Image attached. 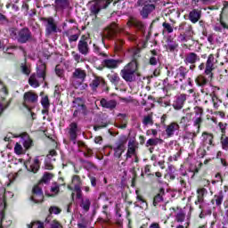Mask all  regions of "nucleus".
I'll list each match as a JSON object with an SVG mask.
<instances>
[{
    "label": "nucleus",
    "instance_id": "nucleus-1",
    "mask_svg": "<svg viewBox=\"0 0 228 228\" xmlns=\"http://www.w3.org/2000/svg\"><path fill=\"white\" fill-rule=\"evenodd\" d=\"M198 69L199 70H203L204 75L208 76V78H206L204 75H199L195 79L198 86H200V88H202V86H206V85L209 84V80L211 81V79H213V70L216 69V59L215 58V55H208L206 63H200Z\"/></svg>",
    "mask_w": 228,
    "mask_h": 228
},
{
    "label": "nucleus",
    "instance_id": "nucleus-2",
    "mask_svg": "<svg viewBox=\"0 0 228 228\" xmlns=\"http://www.w3.org/2000/svg\"><path fill=\"white\" fill-rule=\"evenodd\" d=\"M45 63L42 61H38L37 66V74H32L28 78V85L33 88H38L40 83L45 81Z\"/></svg>",
    "mask_w": 228,
    "mask_h": 228
},
{
    "label": "nucleus",
    "instance_id": "nucleus-3",
    "mask_svg": "<svg viewBox=\"0 0 228 228\" xmlns=\"http://www.w3.org/2000/svg\"><path fill=\"white\" fill-rule=\"evenodd\" d=\"M120 76L126 83H133L136 81V76H138V64L136 61H132L126 64L120 71Z\"/></svg>",
    "mask_w": 228,
    "mask_h": 228
},
{
    "label": "nucleus",
    "instance_id": "nucleus-4",
    "mask_svg": "<svg viewBox=\"0 0 228 228\" xmlns=\"http://www.w3.org/2000/svg\"><path fill=\"white\" fill-rule=\"evenodd\" d=\"M10 36L13 40H17L19 44H27L33 37L31 30L28 28H23L20 30L17 28H11L9 30Z\"/></svg>",
    "mask_w": 228,
    "mask_h": 228
},
{
    "label": "nucleus",
    "instance_id": "nucleus-5",
    "mask_svg": "<svg viewBox=\"0 0 228 228\" xmlns=\"http://www.w3.org/2000/svg\"><path fill=\"white\" fill-rule=\"evenodd\" d=\"M137 4L138 6H142L140 11V15L143 19H148L149 15L156 10V5L151 4V0H138Z\"/></svg>",
    "mask_w": 228,
    "mask_h": 228
},
{
    "label": "nucleus",
    "instance_id": "nucleus-6",
    "mask_svg": "<svg viewBox=\"0 0 228 228\" xmlns=\"http://www.w3.org/2000/svg\"><path fill=\"white\" fill-rule=\"evenodd\" d=\"M126 143H127V138L126 136L120 137L113 145L115 158H122V154L126 152Z\"/></svg>",
    "mask_w": 228,
    "mask_h": 228
},
{
    "label": "nucleus",
    "instance_id": "nucleus-7",
    "mask_svg": "<svg viewBox=\"0 0 228 228\" xmlns=\"http://www.w3.org/2000/svg\"><path fill=\"white\" fill-rule=\"evenodd\" d=\"M171 76L175 77V83H179L184 81L186 79V76H188V69L184 66H180L179 68L173 69Z\"/></svg>",
    "mask_w": 228,
    "mask_h": 228
},
{
    "label": "nucleus",
    "instance_id": "nucleus-8",
    "mask_svg": "<svg viewBox=\"0 0 228 228\" xmlns=\"http://www.w3.org/2000/svg\"><path fill=\"white\" fill-rule=\"evenodd\" d=\"M38 102V94L33 92H27L23 96V106L29 110L31 105L37 104Z\"/></svg>",
    "mask_w": 228,
    "mask_h": 228
},
{
    "label": "nucleus",
    "instance_id": "nucleus-9",
    "mask_svg": "<svg viewBox=\"0 0 228 228\" xmlns=\"http://www.w3.org/2000/svg\"><path fill=\"white\" fill-rule=\"evenodd\" d=\"M77 51L83 56H88V54L90 53V46L88 45V37H81V39L78 41L77 44Z\"/></svg>",
    "mask_w": 228,
    "mask_h": 228
},
{
    "label": "nucleus",
    "instance_id": "nucleus-10",
    "mask_svg": "<svg viewBox=\"0 0 228 228\" xmlns=\"http://www.w3.org/2000/svg\"><path fill=\"white\" fill-rule=\"evenodd\" d=\"M43 20L45 23V33L46 35H53V33H58V25L54 20V18H44Z\"/></svg>",
    "mask_w": 228,
    "mask_h": 228
},
{
    "label": "nucleus",
    "instance_id": "nucleus-11",
    "mask_svg": "<svg viewBox=\"0 0 228 228\" xmlns=\"http://www.w3.org/2000/svg\"><path fill=\"white\" fill-rule=\"evenodd\" d=\"M40 183L38 185L34 186L32 190L31 200L36 204H38L44 200V192L42 191V188H40Z\"/></svg>",
    "mask_w": 228,
    "mask_h": 228
},
{
    "label": "nucleus",
    "instance_id": "nucleus-12",
    "mask_svg": "<svg viewBox=\"0 0 228 228\" xmlns=\"http://www.w3.org/2000/svg\"><path fill=\"white\" fill-rule=\"evenodd\" d=\"M175 29H178V31H184L183 34L185 35V37H187L191 40H193V27H191V25H190L189 23L182 22L178 26V28L175 27Z\"/></svg>",
    "mask_w": 228,
    "mask_h": 228
},
{
    "label": "nucleus",
    "instance_id": "nucleus-13",
    "mask_svg": "<svg viewBox=\"0 0 228 228\" xmlns=\"http://www.w3.org/2000/svg\"><path fill=\"white\" fill-rule=\"evenodd\" d=\"M77 133H79V126H77V123L72 122L69 124L68 127L69 138L74 144H76L77 140Z\"/></svg>",
    "mask_w": 228,
    "mask_h": 228
},
{
    "label": "nucleus",
    "instance_id": "nucleus-14",
    "mask_svg": "<svg viewBox=\"0 0 228 228\" xmlns=\"http://www.w3.org/2000/svg\"><path fill=\"white\" fill-rule=\"evenodd\" d=\"M186 97L187 95L184 94H181L175 96V99L172 104L173 108L176 110H183L184 103L186 102Z\"/></svg>",
    "mask_w": 228,
    "mask_h": 228
},
{
    "label": "nucleus",
    "instance_id": "nucleus-15",
    "mask_svg": "<svg viewBox=\"0 0 228 228\" xmlns=\"http://www.w3.org/2000/svg\"><path fill=\"white\" fill-rule=\"evenodd\" d=\"M72 184H74V191L77 194V199H81V197H83L81 191V185L83 184V182L81 181V177L77 175H73Z\"/></svg>",
    "mask_w": 228,
    "mask_h": 228
},
{
    "label": "nucleus",
    "instance_id": "nucleus-16",
    "mask_svg": "<svg viewBox=\"0 0 228 228\" xmlns=\"http://www.w3.org/2000/svg\"><path fill=\"white\" fill-rule=\"evenodd\" d=\"M165 131H166L167 137L172 138V136H174V134H175L177 131H179V124L175 122H172L171 124L166 126Z\"/></svg>",
    "mask_w": 228,
    "mask_h": 228
},
{
    "label": "nucleus",
    "instance_id": "nucleus-17",
    "mask_svg": "<svg viewBox=\"0 0 228 228\" xmlns=\"http://www.w3.org/2000/svg\"><path fill=\"white\" fill-rule=\"evenodd\" d=\"M54 156H56V151L54 150L50 151V153L47 155L45 161V170H53V161H56V159H54Z\"/></svg>",
    "mask_w": 228,
    "mask_h": 228
},
{
    "label": "nucleus",
    "instance_id": "nucleus-18",
    "mask_svg": "<svg viewBox=\"0 0 228 228\" xmlns=\"http://www.w3.org/2000/svg\"><path fill=\"white\" fill-rule=\"evenodd\" d=\"M183 61L185 65H193L197 61H200V57L195 53H189L185 55Z\"/></svg>",
    "mask_w": 228,
    "mask_h": 228
},
{
    "label": "nucleus",
    "instance_id": "nucleus-19",
    "mask_svg": "<svg viewBox=\"0 0 228 228\" xmlns=\"http://www.w3.org/2000/svg\"><path fill=\"white\" fill-rule=\"evenodd\" d=\"M200 204V209H201V212L200 214V218H206L208 216H211V208H209V204L206 202H198Z\"/></svg>",
    "mask_w": 228,
    "mask_h": 228
},
{
    "label": "nucleus",
    "instance_id": "nucleus-20",
    "mask_svg": "<svg viewBox=\"0 0 228 228\" xmlns=\"http://www.w3.org/2000/svg\"><path fill=\"white\" fill-rule=\"evenodd\" d=\"M68 8H70L69 0H55V10L57 12H63V10H67Z\"/></svg>",
    "mask_w": 228,
    "mask_h": 228
},
{
    "label": "nucleus",
    "instance_id": "nucleus-21",
    "mask_svg": "<svg viewBox=\"0 0 228 228\" xmlns=\"http://www.w3.org/2000/svg\"><path fill=\"white\" fill-rule=\"evenodd\" d=\"M104 78L102 77H94V78L92 80V82L89 84V86H91L92 90L95 91L99 86H104Z\"/></svg>",
    "mask_w": 228,
    "mask_h": 228
},
{
    "label": "nucleus",
    "instance_id": "nucleus-22",
    "mask_svg": "<svg viewBox=\"0 0 228 228\" xmlns=\"http://www.w3.org/2000/svg\"><path fill=\"white\" fill-rule=\"evenodd\" d=\"M100 103H101V106H102V108H106L107 110H115V108H117L116 100H107L102 98Z\"/></svg>",
    "mask_w": 228,
    "mask_h": 228
},
{
    "label": "nucleus",
    "instance_id": "nucleus-23",
    "mask_svg": "<svg viewBox=\"0 0 228 228\" xmlns=\"http://www.w3.org/2000/svg\"><path fill=\"white\" fill-rule=\"evenodd\" d=\"M120 63H122L121 60L107 59L103 61V65L107 69H117Z\"/></svg>",
    "mask_w": 228,
    "mask_h": 228
},
{
    "label": "nucleus",
    "instance_id": "nucleus-24",
    "mask_svg": "<svg viewBox=\"0 0 228 228\" xmlns=\"http://www.w3.org/2000/svg\"><path fill=\"white\" fill-rule=\"evenodd\" d=\"M202 12L200 10L194 9L189 13V20L192 24H197L200 20Z\"/></svg>",
    "mask_w": 228,
    "mask_h": 228
},
{
    "label": "nucleus",
    "instance_id": "nucleus-25",
    "mask_svg": "<svg viewBox=\"0 0 228 228\" xmlns=\"http://www.w3.org/2000/svg\"><path fill=\"white\" fill-rule=\"evenodd\" d=\"M75 79H79L80 83H83L86 79V71L82 69H76L72 74Z\"/></svg>",
    "mask_w": 228,
    "mask_h": 228
},
{
    "label": "nucleus",
    "instance_id": "nucleus-26",
    "mask_svg": "<svg viewBox=\"0 0 228 228\" xmlns=\"http://www.w3.org/2000/svg\"><path fill=\"white\" fill-rule=\"evenodd\" d=\"M127 26L129 28H131V26H133L139 31H142V33H143V31H145V25L143 24V22L137 20H129L127 22Z\"/></svg>",
    "mask_w": 228,
    "mask_h": 228
},
{
    "label": "nucleus",
    "instance_id": "nucleus-27",
    "mask_svg": "<svg viewBox=\"0 0 228 228\" xmlns=\"http://www.w3.org/2000/svg\"><path fill=\"white\" fill-rule=\"evenodd\" d=\"M136 154V142L133 140L128 142V149L126 152V159L132 158Z\"/></svg>",
    "mask_w": 228,
    "mask_h": 228
},
{
    "label": "nucleus",
    "instance_id": "nucleus-28",
    "mask_svg": "<svg viewBox=\"0 0 228 228\" xmlns=\"http://www.w3.org/2000/svg\"><path fill=\"white\" fill-rule=\"evenodd\" d=\"M27 168L28 172H33V174H37V170L40 169V160L38 159V157H37L33 162L29 165V167Z\"/></svg>",
    "mask_w": 228,
    "mask_h": 228
},
{
    "label": "nucleus",
    "instance_id": "nucleus-29",
    "mask_svg": "<svg viewBox=\"0 0 228 228\" xmlns=\"http://www.w3.org/2000/svg\"><path fill=\"white\" fill-rule=\"evenodd\" d=\"M116 33H117V25H114L110 28V29L108 30V34L106 36L102 37V43L104 45V47H106V43H104V39L105 38H113V37H115Z\"/></svg>",
    "mask_w": 228,
    "mask_h": 228
},
{
    "label": "nucleus",
    "instance_id": "nucleus-30",
    "mask_svg": "<svg viewBox=\"0 0 228 228\" xmlns=\"http://www.w3.org/2000/svg\"><path fill=\"white\" fill-rule=\"evenodd\" d=\"M217 206V208H220L222 206V202H224V191H220L217 194L214 196V199L212 200V204H215Z\"/></svg>",
    "mask_w": 228,
    "mask_h": 228
},
{
    "label": "nucleus",
    "instance_id": "nucleus-31",
    "mask_svg": "<svg viewBox=\"0 0 228 228\" xmlns=\"http://www.w3.org/2000/svg\"><path fill=\"white\" fill-rule=\"evenodd\" d=\"M109 81L114 85V86H118L120 85V77L118 76V73H113L110 75H108Z\"/></svg>",
    "mask_w": 228,
    "mask_h": 228
},
{
    "label": "nucleus",
    "instance_id": "nucleus-32",
    "mask_svg": "<svg viewBox=\"0 0 228 228\" xmlns=\"http://www.w3.org/2000/svg\"><path fill=\"white\" fill-rule=\"evenodd\" d=\"M191 113H187L184 117H183L181 119H180V126L182 127H188V124H190V121L191 120Z\"/></svg>",
    "mask_w": 228,
    "mask_h": 228
},
{
    "label": "nucleus",
    "instance_id": "nucleus-33",
    "mask_svg": "<svg viewBox=\"0 0 228 228\" xmlns=\"http://www.w3.org/2000/svg\"><path fill=\"white\" fill-rule=\"evenodd\" d=\"M93 51L94 54H97V56H102V58H108V53L102 51V49H101V47L95 44L93 45Z\"/></svg>",
    "mask_w": 228,
    "mask_h": 228
},
{
    "label": "nucleus",
    "instance_id": "nucleus-34",
    "mask_svg": "<svg viewBox=\"0 0 228 228\" xmlns=\"http://www.w3.org/2000/svg\"><path fill=\"white\" fill-rule=\"evenodd\" d=\"M214 31H216L217 33H222L224 29H228V26L224 21H218L214 26Z\"/></svg>",
    "mask_w": 228,
    "mask_h": 228
},
{
    "label": "nucleus",
    "instance_id": "nucleus-35",
    "mask_svg": "<svg viewBox=\"0 0 228 228\" xmlns=\"http://www.w3.org/2000/svg\"><path fill=\"white\" fill-rule=\"evenodd\" d=\"M159 143H163V139L151 138L146 142V147H156V145H159Z\"/></svg>",
    "mask_w": 228,
    "mask_h": 228
},
{
    "label": "nucleus",
    "instance_id": "nucleus-36",
    "mask_svg": "<svg viewBox=\"0 0 228 228\" xmlns=\"http://www.w3.org/2000/svg\"><path fill=\"white\" fill-rule=\"evenodd\" d=\"M200 92L201 94H205V95H211V97H213V86L209 83L203 86Z\"/></svg>",
    "mask_w": 228,
    "mask_h": 228
},
{
    "label": "nucleus",
    "instance_id": "nucleus-37",
    "mask_svg": "<svg viewBox=\"0 0 228 228\" xmlns=\"http://www.w3.org/2000/svg\"><path fill=\"white\" fill-rule=\"evenodd\" d=\"M135 208H142V209H147V201L142 198V196L137 195V201L134 203Z\"/></svg>",
    "mask_w": 228,
    "mask_h": 228
},
{
    "label": "nucleus",
    "instance_id": "nucleus-38",
    "mask_svg": "<svg viewBox=\"0 0 228 228\" xmlns=\"http://www.w3.org/2000/svg\"><path fill=\"white\" fill-rule=\"evenodd\" d=\"M163 195H165V189H160L159 193L153 199V206H158L159 202H163Z\"/></svg>",
    "mask_w": 228,
    "mask_h": 228
},
{
    "label": "nucleus",
    "instance_id": "nucleus-39",
    "mask_svg": "<svg viewBox=\"0 0 228 228\" xmlns=\"http://www.w3.org/2000/svg\"><path fill=\"white\" fill-rule=\"evenodd\" d=\"M198 200L195 201V204H199V202L204 201V196L208 193V190L205 188L198 189Z\"/></svg>",
    "mask_w": 228,
    "mask_h": 228
},
{
    "label": "nucleus",
    "instance_id": "nucleus-40",
    "mask_svg": "<svg viewBox=\"0 0 228 228\" xmlns=\"http://www.w3.org/2000/svg\"><path fill=\"white\" fill-rule=\"evenodd\" d=\"M90 206H92V202L90 201V199L88 198L82 199L80 203V208H82L84 211H90Z\"/></svg>",
    "mask_w": 228,
    "mask_h": 228
},
{
    "label": "nucleus",
    "instance_id": "nucleus-41",
    "mask_svg": "<svg viewBox=\"0 0 228 228\" xmlns=\"http://www.w3.org/2000/svg\"><path fill=\"white\" fill-rule=\"evenodd\" d=\"M220 143L223 151H225L227 152L228 151V136L224 134H221L220 138Z\"/></svg>",
    "mask_w": 228,
    "mask_h": 228
},
{
    "label": "nucleus",
    "instance_id": "nucleus-42",
    "mask_svg": "<svg viewBox=\"0 0 228 228\" xmlns=\"http://www.w3.org/2000/svg\"><path fill=\"white\" fill-rule=\"evenodd\" d=\"M179 48V45L176 42L169 41L167 45V51H169V53H175V51H177Z\"/></svg>",
    "mask_w": 228,
    "mask_h": 228
},
{
    "label": "nucleus",
    "instance_id": "nucleus-43",
    "mask_svg": "<svg viewBox=\"0 0 228 228\" xmlns=\"http://www.w3.org/2000/svg\"><path fill=\"white\" fill-rule=\"evenodd\" d=\"M97 5L100 10H103L104 8H108V5L111 4V1L110 0H95Z\"/></svg>",
    "mask_w": 228,
    "mask_h": 228
},
{
    "label": "nucleus",
    "instance_id": "nucleus-44",
    "mask_svg": "<svg viewBox=\"0 0 228 228\" xmlns=\"http://www.w3.org/2000/svg\"><path fill=\"white\" fill-rule=\"evenodd\" d=\"M90 11H91V13H93V15H97V13H99V12H101V9H100L99 5L97 4L96 1L93 2L92 5L90 7Z\"/></svg>",
    "mask_w": 228,
    "mask_h": 228
},
{
    "label": "nucleus",
    "instance_id": "nucleus-45",
    "mask_svg": "<svg viewBox=\"0 0 228 228\" xmlns=\"http://www.w3.org/2000/svg\"><path fill=\"white\" fill-rule=\"evenodd\" d=\"M203 138H204L205 143H208V145H213V134H212L204 133Z\"/></svg>",
    "mask_w": 228,
    "mask_h": 228
},
{
    "label": "nucleus",
    "instance_id": "nucleus-46",
    "mask_svg": "<svg viewBox=\"0 0 228 228\" xmlns=\"http://www.w3.org/2000/svg\"><path fill=\"white\" fill-rule=\"evenodd\" d=\"M141 49L138 47H134L129 49V53L130 54H132V56H134V60H136V58H140V53H141Z\"/></svg>",
    "mask_w": 228,
    "mask_h": 228
},
{
    "label": "nucleus",
    "instance_id": "nucleus-47",
    "mask_svg": "<svg viewBox=\"0 0 228 228\" xmlns=\"http://www.w3.org/2000/svg\"><path fill=\"white\" fill-rule=\"evenodd\" d=\"M41 104L44 108V110H49L51 103L49 102V97L48 96H44L41 99Z\"/></svg>",
    "mask_w": 228,
    "mask_h": 228
},
{
    "label": "nucleus",
    "instance_id": "nucleus-48",
    "mask_svg": "<svg viewBox=\"0 0 228 228\" xmlns=\"http://www.w3.org/2000/svg\"><path fill=\"white\" fill-rule=\"evenodd\" d=\"M162 28H164V31L166 33H168V34L174 33V27H172V25L168 22H164L162 24Z\"/></svg>",
    "mask_w": 228,
    "mask_h": 228
},
{
    "label": "nucleus",
    "instance_id": "nucleus-49",
    "mask_svg": "<svg viewBox=\"0 0 228 228\" xmlns=\"http://www.w3.org/2000/svg\"><path fill=\"white\" fill-rule=\"evenodd\" d=\"M185 218H186V214H184L183 210H179L176 213V216H175L176 222H183V220H185Z\"/></svg>",
    "mask_w": 228,
    "mask_h": 228
},
{
    "label": "nucleus",
    "instance_id": "nucleus-50",
    "mask_svg": "<svg viewBox=\"0 0 228 228\" xmlns=\"http://www.w3.org/2000/svg\"><path fill=\"white\" fill-rule=\"evenodd\" d=\"M71 54L75 61H77V63H81V61H85V59L83 58V56H81V54L76 52H72Z\"/></svg>",
    "mask_w": 228,
    "mask_h": 228
},
{
    "label": "nucleus",
    "instance_id": "nucleus-51",
    "mask_svg": "<svg viewBox=\"0 0 228 228\" xmlns=\"http://www.w3.org/2000/svg\"><path fill=\"white\" fill-rule=\"evenodd\" d=\"M28 228H44V223L42 222H32L30 224H28Z\"/></svg>",
    "mask_w": 228,
    "mask_h": 228
},
{
    "label": "nucleus",
    "instance_id": "nucleus-52",
    "mask_svg": "<svg viewBox=\"0 0 228 228\" xmlns=\"http://www.w3.org/2000/svg\"><path fill=\"white\" fill-rule=\"evenodd\" d=\"M14 152L18 156H20V154H22L24 152V149L22 148V145L17 142L14 146Z\"/></svg>",
    "mask_w": 228,
    "mask_h": 228
},
{
    "label": "nucleus",
    "instance_id": "nucleus-53",
    "mask_svg": "<svg viewBox=\"0 0 228 228\" xmlns=\"http://www.w3.org/2000/svg\"><path fill=\"white\" fill-rule=\"evenodd\" d=\"M9 225H12V221H6V224H4V214H2V218L0 221V228H4V227H9Z\"/></svg>",
    "mask_w": 228,
    "mask_h": 228
},
{
    "label": "nucleus",
    "instance_id": "nucleus-54",
    "mask_svg": "<svg viewBox=\"0 0 228 228\" xmlns=\"http://www.w3.org/2000/svg\"><path fill=\"white\" fill-rule=\"evenodd\" d=\"M149 63H150V65L156 67V65H158V63H159V57L151 56Z\"/></svg>",
    "mask_w": 228,
    "mask_h": 228
},
{
    "label": "nucleus",
    "instance_id": "nucleus-55",
    "mask_svg": "<svg viewBox=\"0 0 228 228\" xmlns=\"http://www.w3.org/2000/svg\"><path fill=\"white\" fill-rule=\"evenodd\" d=\"M125 37H126L127 40H129L130 42H136V36L130 34L127 31L124 32Z\"/></svg>",
    "mask_w": 228,
    "mask_h": 228
},
{
    "label": "nucleus",
    "instance_id": "nucleus-56",
    "mask_svg": "<svg viewBox=\"0 0 228 228\" xmlns=\"http://www.w3.org/2000/svg\"><path fill=\"white\" fill-rule=\"evenodd\" d=\"M51 179H53V175L51 173H45L43 176L42 183L47 184V183L51 181Z\"/></svg>",
    "mask_w": 228,
    "mask_h": 228
},
{
    "label": "nucleus",
    "instance_id": "nucleus-57",
    "mask_svg": "<svg viewBox=\"0 0 228 228\" xmlns=\"http://www.w3.org/2000/svg\"><path fill=\"white\" fill-rule=\"evenodd\" d=\"M193 121L194 126L199 129V127H200V123L202 122V116H195Z\"/></svg>",
    "mask_w": 228,
    "mask_h": 228
},
{
    "label": "nucleus",
    "instance_id": "nucleus-58",
    "mask_svg": "<svg viewBox=\"0 0 228 228\" xmlns=\"http://www.w3.org/2000/svg\"><path fill=\"white\" fill-rule=\"evenodd\" d=\"M20 67H21V72L23 74H26L27 76H29V74L31 72V70H29V67H28V65H26L24 63H22Z\"/></svg>",
    "mask_w": 228,
    "mask_h": 228
},
{
    "label": "nucleus",
    "instance_id": "nucleus-59",
    "mask_svg": "<svg viewBox=\"0 0 228 228\" xmlns=\"http://www.w3.org/2000/svg\"><path fill=\"white\" fill-rule=\"evenodd\" d=\"M32 146L33 141L30 138H28L27 140L24 141L23 147H25V149H30Z\"/></svg>",
    "mask_w": 228,
    "mask_h": 228
},
{
    "label": "nucleus",
    "instance_id": "nucleus-60",
    "mask_svg": "<svg viewBox=\"0 0 228 228\" xmlns=\"http://www.w3.org/2000/svg\"><path fill=\"white\" fill-rule=\"evenodd\" d=\"M142 124L144 126H149V124H152V116H146L144 117L143 120H142Z\"/></svg>",
    "mask_w": 228,
    "mask_h": 228
},
{
    "label": "nucleus",
    "instance_id": "nucleus-61",
    "mask_svg": "<svg viewBox=\"0 0 228 228\" xmlns=\"http://www.w3.org/2000/svg\"><path fill=\"white\" fill-rule=\"evenodd\" d=\"M178 40L179 42H188L189 40H191L190 39V37H188L186 35H184L183 33H181L179 36H178Z\"/></svg>",
    "mask_w": 228,
    "mask_h": 228
},
{
    "label": "nucleus",
    "instance_id": "nucleus-62",
    "mask_svg": "<svg viewBox=\"0 0 228 228\" xmlns=\"http://www.w3.org/2000/svg\"><path fill=\"white\" fill-rule=\"evenodd\" d=\"M51 191L56 195L60 191V185H58V183H53L51 187Z\"/></svg>",
    "mask_w": 228,
    "mask_h": 228
},
{
    "label": "nucleus",
    "instance_id": "nucleus-63",
    "mask_svg": "<svg viewBox=\"0 0 228 228\" xmlns=\"http://www.w3.org/2000/svg\"><path fill=\"white\" fill-rule=\"evenodd\" d=\"M50 213H53V215H60L61 210L58 207H51L49 209Z\"/></svg>",
    "mask_w": 228,
    "mask_h": 228
},
{
    "label": "nucleus",
    "instance_id": "nucleus-64",
    "mask_svg": "<svg viewBox=\"0 0 228 228\" xmlns=\"http://www.w3.org/2000/svg\"><path fill=\"white\" fill-rule=\"evenodd\" d=\"M218 126H219V128L221 129L222 134H225V129H226V127H227V124H224V123L220 122V123L218 124Z\"/></svg>",
    "mask_w": 228,
    "mask_h": 228
}]
</instances>
